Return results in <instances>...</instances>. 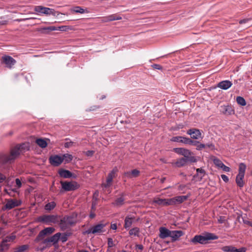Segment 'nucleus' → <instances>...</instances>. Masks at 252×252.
Wrapping results in <instances>:
<instances>
[{
    "mask_svg": "<svg viewBox=\"0 0 252 252\" xmlns=\"http://www.w3.org/2000/svg\"><path fill=\"white\" fill-rule=\"evenodd\" d=\"M16 238V236L14 235H12L11 236H7L5 240L7 242H10L11 241H12L13 240H14Z\"/></svg>",
    "mask_w": 252,
    "mask_h": 252,
    "instance_id": "nucleus-47",
    "label": "nucleus"
},
{
    "mask_svg": "<svg viewBox=\"0 0 252 252\" xmlns=\"http://www.w3.org/2000/svg\"><path fill=\"white\" fill-rule=\"evenodd\" d=\"M224 217H220V219H218V221L220 223H222L224 222Z\"/></svg>",
    "mask_w": 252,
    "mask_h": 252,
    "instance_id": "nucleus-62",
    "label": "nucleus"
},
{
    "mask_svg": "<svg viewBox=\"0 0 252 252\" xmlns=\"http://www.w3.org/2000/svg\"><path fill=\"white\" fill-rule=\"evenodd\" d=\"M199 143V141H193L191 139L189 138L187 143V145H193L196 146Z\"/></svg>",
    "mask_w": 252,
    "mask_h": 252,
    "instance_id": "nucleus-43",
    "label": "nucleus"
},
{
    "mask_svg": "<svg viewBox=\"0 0 252 252\" xmlns=\"http://www.w3.org/2000/svg\"><path fill=\"white\" fill-rule=\"evenodd\" d=\"M107 223L100 222L87 229L84 233L95 234L102 233L105 231L104 228L106 226Z\"/></svg>",
    "mask_w": 252,
    "mask_h": 252,
    "instance_id": "nucleus-6",
    "label": "nucleus"
},
{
    "mask_svg": "<svg viewBox=\"0 0 252 252\" xmlns=\"http://www.w3.org/2000/svg\"><path fill=\"white\" fill-rule=\"evenodd\" d=\"M135 218L134 216L128 215L126 217L125 219L124 227L126 229H129L135 221Z\"/></svg>",
    "mask_w": 252,
    "mask_h": 252,
    "instance_id": "nucleus-18",
    "label": "nucleus"
},
{
    "mask_svg": "<svg viewBox=\"0 0 252 252\" xmlns=\"http://www.w3.org/2000/svg\"><path fill=\"white\" fill-rule=\"evenodd\" d=\"M61 237V233L58 232L53 236L49 237V239L52 245L56 248L58 247V242Z\"/></svg>",
    "mask_w": 252,
    "mask_h": 252,
    "instance_id": "nucleus-21",
    "label": "nucleus"
},
{
    "mask_svg": "<svg viewBox=\"0 0 252 252\" xmlns=\"http://www.w3.org/2000/svg\"><path fill=\"white\" fill-rule=\"evenodd\" d=\"M246 165L244 163H240L239 165V173L238 174L245 175Z\"/></svg>",
    "mask_w": 252,
    "mask_h": 252,
    "instance_id": "nucleus-34",
    "label": "nucleus"
},
{
    "mask_svg": "<svg viewBox=\"0 0 252 252\" xmlns=\"http://www.w3.org/2000/svg\"><path fill=\"white\" fill-rule=\"evenodd\" d=\"M6 179V176L0 173V183L3 182Z\"/></svg>",
    "mask_w": 252,
    "mask_h": 252,
    "instance_id": "nucleus-59",
    "label": "nucleus"
},
{
    "mask_svg": "<svg viewBox=\"0 0 252 252\" xmlns=\"http://www.w3.org/2000/svg\"><path fill=\"white\" fill-rule=\"evenodd\" d=\"M34 10L37 13L44 14L46 15H56V11L54 9L44 7L41 5L35 6L34 8Z\"/></svg>",
    "mask_w": 252,
    "mask_h": 252,
    "instance_id": "nucleus-7",
    "label": "nucleus"
},
{
    "mask_svg": "<svg viewBox=\"0 0 252 252\" xmlns=\"http://www.w3.org/2000/svg\"><path fill=\"white\" fill-rule=\"evenodd\" d=\"M46 29L49 30L51 31L58 30V27H55V26L49 27L47 28Z\"/></svg>",
    "mask_w": 252,
    "mask_h": 252,
    "instance_id": "nucleus-60",
    "label": "nucleus"
},
{
    "mask_svg": "<svg viewBox=\"0 0 252 252\" xmlns=\"http://www.w3.org/2000/svg\"><path fill=\"white\" fill-rule=\"evenodd\" d=\"M125 194L122 193L120 194V196L116 198L114 201L112 203V205L115 207H120L125 204Z\"/></svg>",
    "mask_w": 252,
    "mask_h": 252,
    "instance_id": "nucleus-16",
    "label": "nucleus"
},
{
    "mask_svg": "<svg viewBox=\"0 0 252 252\" xmlns=\"http://www.w3.org/2000/svg\"><path fill=\"white\" fill-rule=\"evenodd\" d=\"M220 108V112L225 115H231L234 114V110L231 105L221 106Z\"/></svg>",
    "mask_w": 252,
    "mask_h": 252,
    "instance_id": "nucleus-20",
    "label": "nucleus"
},
{
    "mask_svg": "<svg viewBox=\"0 0 252 252\" xmlns=\"http://www.w3.org/2000/svg\"><path fill=\"white\" fill-rule=\"evenodd\" d=\"M154 203H156L159 205H163L166 206V199H161L159 198H155L153 200Z\"/></svg>",
    "mask_w": 252,
    "mask_h": 252,
    "instance_id": "nucleus-35",
    "label": "nucleus"
},
{
    "mask_svg": "<svg viewBox=\"0 0 252 252\" xmlns=\"http://www.w3.org/2000/svg\"><path fill=\"white\" fill-rule=\"evenodd\" d=\"M243 221L245 224H248V225L251 226V227H252V221L246 220L244 219H243Z\"/></svg>",
    "mask_w": 252,
    "mask_h": 252,
    "instance_id": "nucleus-57",
    "label": "nucleus"
},
{
    "mask_svg": "<svg viewBox=\"0 0 252 252\" xmlns=\"http://www.w3.org/2000/svg\"><path fill=\"white\" fill-rule=\"evenodd\" d=\"M58 173L59 175L64 178H70L72 177V173L69 170L61 169L59 170Z\"/></svg>",
    "mask_w": 252,
    "mask_h": 252,
    "instance_id": "nucleus-24",
    "label": "nucleus"
},
{
    "mask_svg": "<svg viewBox=\"0 0 252 252\" xmlns=\"http://www.w3.org/2000/svg\"><path fill=\"white\" fill-rule=\"evenodd\" d=\"M36 143L41 148H44L47 147V143L46 141L41 138H38L36 140Z\"/></svg>",
    "mask_w": 252,
    "mask_h": 252,
    "instance_id": "nucleus-32",
    "label": "nucleus"
},
{
    "mask_svg": "<svg viewBox=\"0 0 252 252\" xmlns=\"http://www.w3.org/2000/svg\"><path fill=\"white\" fill-rule=\"evenodd\" d=\"M77 215L73 213L70 216H66L59 219V225L62 230H65L70 226L74 225L76 222Z\"/></svg>",
    "mask_w": 252,
    "mask_h": 252,
    "instance_id": "nucleus-3",
    "label": "nucleus"
},
{
    "mask_svg": "<svg viewBox=\"0 0 252 252\" xmlns=\"http://www.w3.org/2000/svg\"><path fill=\"white\" fill-rule=\"evenodd\" d=\"M62 159L63 161H64L65 163L70 162L73 159V157L71 155L68 154H65L63 155Z\"/></svg>",
    "mask_w": 252,
    "mask_h": 252,
    "instance_id": "nucleus-36",
    "label": "nucleus"
},
{
    "mask_svg": "<svg viewBox=\"0 0 252 252\" xmlns=\"http://www.w3.org/2000/svg\"><path fill=\"white\" fill-rule=\"evenodd\" d=\"M173 151L179 155L184 156L185 158H188L192 154L189 150L184 148H175L173 149Z\"/></svg>",
    "mask_w": 252,
    "mask_h": 252,
    "instance_id": "nucleus-14",
    "label": "nucleus"
},
{
    "mask_svg": "<svg viewBox=\"0 0 252 252\" xmlns=\"http://www.w3.org/2000/svg\"><path fill=\"white\" fill-rule=\"evenodd\" d=\"M56 206V203L54 201L49 202L45 206V209L47 211H50L55 208Z\"/></svg>",
    "mask_w": 252,
    "mask_h": 252,
    "instance_id": "nucleus-33",
    "label": "nucleus"
},
{
    "mask_svg": "<svg viewBox=\"0 0 252 252\" xmlns=\"http://www.w3.org/2000/svg\"><path fill=\"white\" fill-rule=\"evenodd\" d=\"M117 169H113L108 174L106 179V182L105 183H102L101 187L103 189H106L109 188L112 185V182L113 178L116 176V173Z\"/></svg>",
    "mask_w": 252,
    "mask_h": 252,
    "instance_id": "nucleus-9",
    "label": "nucleus"
},
{
    "mask_svg": "<svg viewBox=\"0 0 252 252\" xmlns=\"http://www.w3.org/2000/svg\"><path fill=\"white\" fill-rule=\"evenodd\" d=\"M73 143H74V142H73L72 141L66 142L64 143V147L67 148L71 147L73 145Z\"/></svg>",
    "mask_w": 252,
    "mask_h": 252,
    "instance_id": "nucleus-54",
    "label": "nucleus"
},
{
    "mask_svg": "<svg viewBox=\"0 0 252 252\" xmlns=\"http://www.w3.org/2000/svg\"><path fill=\"white\" fill-rule=\"evenodd\" d=\"M42 243L43 244H45V246L42 248V250H43L47 248H50L53 246L51 242H50L49 237L43 240V241H42Z\"/></svg>",
    "mask_w": 252,
    "mask_h": 252,
    "instance_id": "nucleus-38",
    "label": "nucleus"
},
{
    "mask_svg": "<svg viewBox=\"0 0 252 252\" xmlns=\"http://www.w3.org/2000/svg\"><path fill=\"white\" fill-rule=\"evenodd\" d=\"M139 232V228L136 227L129 230V234L130 235H134V236H138Z\"/></svg>",
    "mask_w": 252,
    "mask_h": 252,
    "instance_id": "nucleus-37",
    "label": "nucleus"
},
{
    "mask_svg": "<svg viewBox=\"0 0 252 252\" xmlns=\"http://www.w3.org/2000/svg\"><path fill=\"white\" fill-rule=\"evenodd\" d=\"M114 246L113 239L111 238L108 239V246L109 248H111Z\"/></svg>",
    "mask_w": 252,
    "mask_h": 252,
    "instance_id": "nucleus-51",
    "label": "nucleus"
},
{
    "mask_svg": "<svg viewBox=\"0 0 252 252\" xmlns=\"http://www.w3.org/2000/svg\"><path fill=\"white\" fill-rule=\"evenodd\" d=\"M0 63L2 64H4L7 68H11L16 63V61L11 56L4 55L1 57Z\"/></svg>",
    "mask_w": 252,
    "mask_h": 252,
    "instance_id": "nucleus-8",
    "label": "nucleus"
},
{
    "mask_svg": "<svg viewBox=\"0 0 252 252\" xmlns=\"http://www.w3.org/2000/svg\"><path fill=\"white\" fill-rule=\"evenodd\" d=\"M58 30L61 31H65L68 28H67V26H63L61 27H58Z\"/></svg>",
    "mask_w": 252,
    "mask_h": 252,
    "instance_id": "nucleus-58",
    "label": "nucleus"
},
{
    "mask_svg": "<svg viewBox=\"0 0 252 252\" xmlns=\"http://www.w3.org/2000/svg\"><path fill=\"white\" fill-rule=\"evenodd\" d=\"M221 178L223 180V181L224 182H225V183H227L229 181L228 177L225 175H224V174L221 175Z\"/></svg>",
    "mask_w": 252,
    "mask_h": 252,
    "instance_id": "nucleus-56",
    "label": "nucleus"
},
{
    "mask_svg": "<svg viewBox=\"0 0 252 252\" xmlns=\"http://www.w3.org/2000/svg\"><path fill=\"white\" fill-rule=\"evenodd\" d=\"M110 22L115 21V20H120L122 19V17L120 15L115 14L109 15Z\"/></svg>",
    "mask_w": 252,
    "mask_h": 252,
    "instance_id": "nucleus-40",
    "label": "nucleus"
},
{
    "mask_svg": "<svg viewBox=\"0 0 252 252\" xmlns=\"http://www.w3.org/2000/svg\"><path fill=\"white\" fill-rule=\"evenodd\" d=\"M21 204V201L14 199H9L5 205L6 209L10 210L16 207L19 206Z\"/></svg>",
    "mask_w": 252,
    "mask_h": 252,
    "instance_id": "nucleus-15",
    "label": "nucleus"
},
{
    "mask_svg": "<svg viewBox=\"0 0 252 252\" xmlns=\"http://www.w3.org/2000/svg\"><path fill=\"white\" fill-rule=\"evenodd\" d=\"M196 177L198 178L199 181L201 180L205 174V170L201 168H197L196 169Z\"/></svg>",
    "mask_w": 252,
    "mask_h": 252,
    "instance_id": "nucleus-31",
    "label": "nucleus"
},
{
    "mask_svg": "<svg viewBox=\"0 0 252 252\" xmlns=\"http://www.w3.org/2000/svg\"><path fill=\"white\" fill-rule=\"evenodd\" d=\"M152 67L156 69L161 70L162 69V67L159 64H153L152 65Z\"/></svg>",
    "mask_w": 252,
    "mask_h": 252,
    "instance_id": "nucleus-49",
    "label": "nucleus"
},
{
    "mask_svg": "<svg viewBox=\"0 0 252 252\" xmlns=\"http://www.w3.org/2000/svg\"><path fill=\"white\" fill-rule=\"evenodd\" d=\"M72 233L70 232H66L64 233H61V237L60 240L62 241V243H65L66 242L68 239V237L71 236Z\"/></svg>",
    "mask_w": 252,
    "mask_h": 252,
    "instance_id": "nucleus-29",
    "label": "nucleus"
},
{
    "mask_svg": "<svg viewBox=\"0 0 252 252\" xmlns=\"http://www.w3.org/2000/svg\"><path fill=\"white\" fill-rule=\"evenodd\" d=\"M159 237L161 239H164L166 238L170 237L171 235V230H169L165 227H160L159 229Z\"/></svg>",
    "mask_w": 252,
    "mask_h": 252,
    "instance_id": "nucleus-19",
    "label": "nucleus"
},
{
    "mask_svg": "<svg viewBox=\"0 0 252 252\" xmlns=\"http://www.w3.org/2000/svg\"><path fill=\"white\" fill-rule=\"evenodd\" d=\"M15 183H16V186L18 189L21 187L22 183L19 179L16 178L15 180Z\"/></svg>",
    "mask_w": 252,
    "mask_h": 252,
    "instance_id": "nucleus-52",
    "label": "nucleus"
},
{
    "mask_svg": "<svg viewBox=\"0 0 252 252\" xmlns=\"http://www.w3.org/2000/svg\"><path fill=\"white\" fill-rule=\"evenodd\" d=\"M218 236L214 233H206L204 235H196L190 240V242L196 245L198 243L205 244L208 243L210 240H214L218 239Z\"/></svg>",
    "mask_w": 252,
    "mask_h": 252,
    "instance_id": "nucleus-2",
    "label": "nucleus"
},
{
    "mask_svg": "<svg viewBox=\"0 0 252 252\" xmlns=\"http://www.w3.org/2000/svg\"><path fill=\"white\" fill-rule=\"evenodd\" d=\"M49 160L50 164L54 166H58L63 162L62 157L58 155L50 156Z\"/></svg>",
    "mask_w": 252,
    "mask_h": 252,
    "instance_id": "nucleus-12",
    "label": "nucleus"
},
{
    "mask_svg": "<svg viewBox=\"0 0 252 252\" xmlns=\"http://www.w3.org/2000/svg\"><path fill=\"white\" fill-rule=\"evenodd\" d=\"M206 147H208L209 148L213 149L214 148V145L212 144H207V145H206Z\"/></svg>",
    "mask_w": 252,
    "mask_h": 252,
    "instance_id": "nucleus-64",
    "label": "nucleus"
},
{
    "mask_svg": "<svg viewBox=\"0 0 252 252\" xmlns=\"http://www.w3.org/2000/svg\"><path fill=\"white\" fill-rule=\"evenodd\" d=\"M225 172H229L230 171V168L225 165L224 164L222 165V166L220 167Z\"/></svg>",
    "mask_w": 252,
    "mask_h": 252,
    "instance_id": "nucleus-53",
    "label": "nucleus"
},
{
    "mask_svg": "<svg viewBox=\"0 0 252 252\" xmlns=\"http://www.w3.org/2000/svg\"><path fill=\"white\" fill-rule=\"evenodd\" d=\"M140 175V171L136 169H133L130 171H127L124 173V176L127 178H136Z\"/></svg>",
    "mask_w": 252,
    "mask_h": 252,
    "instance_id": "nucleus-22",
    "label": "nucleus"
},
{
    "mask_svg": "<svg viewBox=\"0 0 252 252\" xmlns=\"http://www.w3.org/2000/svg\"><path fill=\"white\" fill-rule=\"evenodd\" d=\"M166 206L176 205L174 197L166 199Z\"/></svg>",
    "mask_w": 252,
    "mask_h": 252,
    "instance_id": "nucleus-44",
    "label": "nucleus"
},
{
    "mask_svg": "<svg viewBox=\"0 0 252 252\" xmlns=\"http://www.w3.org/2000/svg\"><path fill=\"white\" fill-rule=\"evenodd\" d=\"M29 149V143H23L12 147L9 154H0V165L13 162L21 153H25Z\"/></svg>",
    "mask_w": 252,
    "mask_h": 252,
    "instance_id": "nucleus-1",
    "label": "nucleus"
},
{
    "mask_svg": "<svg viewBox=\"0 0 252 252\" xmlns=\"http://www.w3.org/2000/svg\"><path fill=\"white\" fill-rule=\"evenodd\" d=\"M184 233L182 230H171V235L170 237L171 238L172 242L177 241L180 237L183 236Z\"/></svg>",
    "mask_w": 252,
    "mask_h": 252,
    "instance_id": "nucleus-17",
    "label": "nucleus"
},
{
    "mask_svg": "<svg viewBox=\"0 0 252 252\" xmlns=\"http://www.w3.org/2000/svg\"><path fill=\"white\" fill-rule=\"evenodd\" d=\"M187 158V162L190 161L191 162H196L197 160L196 158L194 157L193 156H189L188 158Z\"/></svg>",
    "mask_w": 252,
    "mask_h": 252,
    "instance_id": "nucleus-46",
    "label": "nucleus"
},
{
    "mask_svg": "<svg viewBox=\"0 0 252 252\" xmlns=\"http://www.w3.org/2000/svg\"><path fill=\"white\" fill-rule=\"evenodd\" d=\"M7 242L5 239L1 242L0 245V252H2L4 250L8 249L9 245L6 243Z\"/></svg>",
    "mask_w": 252,
    "mask_h": 252,
    "instance_id": "nucleus-39",
    "label": "nucleus"
},
{
    "mask_svg": "<svg viewBox=\"0 0 252 252\" xmlns=\"http://www.w3.org/2000/svg\"><path fill=\"white\" fill-rule=\"evenodd\" d=\"M60 217L55 215H44L40 216L38 218V220L39 222H43L46 224H51L52 223H58L59 222Z\"/></svg>",
    "mask_w": 252,
    "mask_h": 252,
    "instance_id": "nucleus-4",
    "label": "nucleus"
},
{
    "mask_svg": "<svg viewBox=\"0 0 252 252\" xmlns=\"http://www.w3.org/2000/svg\"><path fill=\"white\" fill-rule=\"evenodd\" d=\"M71 11L74 13L84 14V13H89V11L87 9V8H83L80 6H75L73 7L71 9Z\"/></svg>",
    "mask_w": 252,
    "mask_h": 252,
    "instance_id": "nucleus-27",
    "label": "nucleus"
},
{
    "mask_svg": "<svg viewBox=\"0 0 252 252\" xmlns=\"http://www.w3.org/2000/svg\"><path fill=\"white\" fill-rule=\"evenodd\" d=\"M84 154L88 157H92L94 153V151L93 150H89L84 152Z\"/></svg>",
    "mask_w": 252,
    "mask_h": 252,
    "instance_id": "nucleus-48",
    "label": "nucleus"
},
{
    "mask_svg": "<svg viewBox=\"0 0 252 252\" xmlns=\"http://www.w3.org/2000/svg\"><path fill=\"white\" fill-rule=\"evenodd\" d=\"M176 204H180L186 200L188 196L186 195L177 196L174 197Z\"/></svg>",
    "mask_w": 252,
    "mask_h": 252,
    "instance_id": "nucleus-30",
    "label": "nucleus"
},
{
    "mask_svg": "<svg viewBox=\"0 0 252 252\" xmlns=\"http://www.w3.org/2000/svg\"><path fill=\"white\" fill-rule=\"evenodd\" d=\"M62 189L65 191H73L79 188V185L75 181H61Z\"/></svg>",
    "mask_w": 252,
    "mask_h": 252,
    "instance_id": "nucleus-5",
    "label": "nucleus"
},
{
    "mask_svg": "<svg viewBox=\"0 0 252 252\" xmlns=\"http://www.w3.org/2000/svg\"><path fill=\"white\" fill-rule=\"evenodd\" d=\"M188 138V137L184 136H175L172 138L171 141L173 142H180L187 145Z\"/></svg>",
    "mask_w": 252,
    "mask_h": 252,
    "instance_id": "nucleus-25",
    "label": "nucleus"
},
{
    "mask_svg": "<svg viewBox=\"0 0 252 252\" xmlns=\"http://www.w3.org/2000/svg\"><path fill=\"white\" fill-rule=\"evenodd\" d=\"M236 101L238 104L241 105V106H245L246 105V102L243 97L237 96Z\"/></svg>",
    "mask_w": 252,
    "mask_h": 252,
    "instance_id": "nucleus-41",
    "label": "nucleus"
},
{
    "mask_svg": "<svg viewBox=\"0 0 252 252\" xmlns=\"http://www.w3.org/2000/svg\"><path fill=\"white\" fill-rule=\"evenodd\" d=\"M206 147V145L204 144L199 143L196 146V149L198 151H200L202 149L205 148Z\"/></svg>",
    "mask_w": 252,
    "mask_h": 252,
    "instance_id": "nucleus-45",
    "label": "nucleus"
},
{
    "mask_svg": "<svg viewBox=\"0 0 252 252\" xmlns=\"http://www.w3.org/2000/svg\"><path fill=\"white\" fill-rule=\"evenodd\" d=\"M232 85V83L229 80H223L219 82L218 84V87L226 90L230 88Z\"/></svg>",
    "mask_w": 252,
    "mask_h": 252,
    "instance_id": "nucleus-23",
    "label": "nucleus"
},
{
    "mask_svg": "<svg viewBox=\"0 0 252 252\" xmlns=\"http://www.w3.org/2000/svg\"><path fill=\"white\" fill-rule=\"evenodd\" d=\"M187 162V158H182L178 159L174 164L176 167H181L184 166Z\"/></svg>",
    "mask_w": 252,
    "mask_h": 252,
    "instance_id": "nucleus-28",
    "label": "nucleus"
},
{
    "mask_svg": "<svg viewBox=\"0 0 252 252\" xmlns=\"http://www.w3.org/2000/svg\"><path fill=\"white\" fill-rule=\"evenodd\" d=\"M249 21V19H243V20H241L240 21H239V24H244V23H246L247 22H248Z\"/></svg>",
    "mask_w": 252,
    "mask_h": 252,
    "instance_id": "nucleus-63",
    "label": "nucleus"
},
{
    "mask_svg": "<svg viewBox=\"0 0 252 252\" xmlns=\"http://www.w3.org/2000/svg\"><path fill=\"white\" fill-rule=\"evenodd\" d=\"M213 162H214V163L217 166H218V167H220V168L222 166V165L223 164L222 162L219 159H218L217 158H214L213 159Z\"/></svg>",
    "mask_w": 252,
    "mask_h": 252,
    "instance_id": "nucleus-42",
    "label": "nucleus"
},
{
    "mask_svg": "<svg viewBox=\"0 0 252 252\" xmlns=\"http://www.w3.org/2000/svg\"><path fill=\"white\" fill-rule=\"evenodd\" d=\"M4 19L3 17H0V25H5L8 23V21L5 20H2Z\"/></svg>",
    "mask_w": 252,
    "mask_h": 252,
    "instance_id": "nucleus-50",
    "label": "nucleus"
},
{
    "mask_svg": "<svg viewBox=\"0 0 252 252\" xmlns=\"http://www.w3.org/2000/svg\"><path fill=\"white\" fill-rule=\"evenodd\" d=\"M55 231V229L52 227H48L44 228L39 232L36 238V241L41 240L46 235H49L52 234Z\"/></svg>",
    "mask_w": 252,
    "mask_h": 252,
    "instance_id": "nucleus-10",
    "label": "nucleus"
},
{
    "mask_svg": "<svg viewBox=\"0 0 252 252\" xmlns=\"http://www.w3.org/2000/svg\"><path fill=\"white\" fill-rule=\"evenodd\" d=\"M109 20V15L101 18V21L103 23H106V22H110V20Z\"/></svg>",
    "mask_w": 252,
    "mask_h": 252,
    "instance_id": "nucleus-55",
    "label": "nucleus"
},
{
    "mask_svg": "<svg viewBox=\"0 0 252 252\" xmlns=\"http://www.w3.org/2000/svg\"><path fill=\"white\" fill-rule=\"evenodd\" d=\"M223 252H246V249L245 247H242L240 249H237L233 246H225L221 248Z\"/></svg>",
    "mask_w": 252,
    "mask_h": 252,
    "instance_id": "nucleus-11",
    "label": "nucleus"
},
{
    "mask_svg": "<svg viewBox=\"0 0 252 252\" xmlns=\"http://www.w3.org/2000/svg\"><path fill=\"white\" fill-rule=\"evenodd\" d=\"M244 176L245 175L237 174L236 177V183L240 188H243L244 186V182L243 181Z\"/></svg>",
    "mask_w": 252,
    "mask_h": 252,
    "instance_id": "nucleus-26",
    "label": "nucleus"
},
{
    "mask_svg": "<svg viewBox=\"0 0 252 252\" xmlns=\"http://www.w3.org/2000/svg\"><path fill=\"white\" fill-rule=\"evenodd\" d=\"M187 133L189 135L192 139H198L201 137V132L198 129L192 128L187 130Z\"/></svg>",
    "mask_w": 252,
    "mask_h": 252,
    "instance_id": "nucleus-13",
    "label": "nucleus"
},
{
    "mask_svg": "<svg viewBox=\"0 0 252 252\" xmlns=\"http://www.w3.org/2000/svg\"><path fill=\"white\" fill-rule=\"evenodd\" d=\"M110 228H111V229H112L113 230H116L117 228V226L116 223L111 224Z\"/></svg>",
    "mask_w": 252,
    "mask_h": 252,
    "instance_id": "nucleus-61",
    "label": "nucleus"
}]
</instances>
